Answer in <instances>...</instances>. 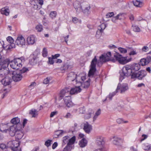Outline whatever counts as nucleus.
Wrapping results in <instances>:
<instances>
[{"instance_id": "f257e3e1", "label": "nucleus", "mask_w": 151, "mask_h": 151, "mask_svg": "<svg viewBox=\"0 0 151 151\" xmlns=\"http://www.w3.org/2000/svg\"><path fill=\"white\" fill-rule=\"evenodd\" d=\"M140 68V66L139 63L125 65L122 69V72H120V81L121 82L126 77L130 76L131 78H137L139 80H142L147 75V72L145 70H141L137 73L136 72Z\"/></svg>"}, {"instance_id": "f03ea898", "label": "nucleus", "mask_w": 151, "mask_h": 151, "mask_svg": "<svg viewBox=\"0 0 151 151\" xmlns=\"http://www.w3.org/2000/svg\"><path fill=\"white\" fill-rule=\"evenodd\" d=\"M97 63L99 65L100 63L102 64V63L100 60V59L98 60L96 56H95L94 58L92 60L90 66V69L88 73L89 77L93 76L94 75L95 73L96 70V65Z\"/></svg>"}, {"instance_id": "7ed1b4c3", "label": "nucleus", "mask_w": 151, "mask_h": 151, "mask_svg": "<svg viewBox=\"0 0 151 151\" xmlns=\"http://www.w3.org/2000/svg\"><path fill=\"white\" fill-rule=\"evenodd\" d=\"M28 70V69L25 68H23L22 69L20 70L19 71L14 72L12 73V78L13 80L15 82H17L20 81L22 78V73L26 72Z\"/></svg>"}, {"instance_id": "20e7f679", "label": "nucleus", "mask_w": 151, "mask_h": 151, "mask_svg": "<svg viewBox=\"0 0 151 151\" xmlns=\"http://www.w3.org/2000/svg\"><path fill=\"white\" fill-rule=\"evenodd\" d=\"M9 64V63H7L6 61L1 63L0 68V78H4L5 75L9 73V71L7 68Z\"/></svg>"}, {"instance_id": "39448f33", "label": "nucleus", "mask_w": 151, "mask_h": 151, "mask_svg": "<svg viewBox=\"0 0 151 151\" xmlns=\"http://www.w3.org/2000/svg\"><path fill=\"white\" fill-rule=\"evenodd\" d=\"M22 58H16L9 62V64L13 69L18 70L22 67Z\"/></svg>"}, {"instance_id": "423d86ee", "label": "nucleus", "mask_w": 151, "mask_h": 151, "mask_svg": "<svg viewBox=\"0 0 151 151\" xmlns=\"http://www.w3.org/2000/svg\"><path fill=\"white\" fill-rule=\"evenodd\" d=\"M8 126H9V127L7 129L4 130V131L6 132H8L11 136H14L16 132L19 130H20L21 129V127H17V125L16 124H10Z\"/></svg>"}, {"instance_id": "0eeeda50", "label": "nucleus", "mask_w": 151, "mask_h": 151, "mask_svg": "<svg viewBox=\"0 0 151 151\" xmlns=\"http://www.w3.org/2000/svg\"><path fill=\"white\" fill-rule=\"evenodd\" d=\"M19 142L16 140L11 141L7 143V144L13 151H21L19 146Z\"/></svg>"}, {"instance_id": "6e6552de", "label": "nucleus", "mask_w": 151, "mask_h": 151, "mask_svg": "<svg viewBox=\"0 0 151 151\" xmlns=\"http://www.w3.org/2000/svg\"><path fill=\"white\" fill-rule=\"evenodd\" d=\"M114 57L119 62L122 64H125L131 60V58L127 59V57H123L118 53H116Z\"/></svg>"}, {"instance_id": "1a4fd4ad", "label": "nucleus", "mask_w": 151, "mask_h": 151, "mask_svg": "<svg viewBox=\"0 0 151 151\" xmlns=\"http://www.w3.org/2000/svg\"><path fill=\"white\" fill-rule=\"evenodd\" d=\"M111 52H108L106 54L102 55L99 57L100 60L101 61L102 63L110 60H111L113 62H114L115 61V60L114 59L111 60Z\"/></svg>"}, {"instance_id": "9d476101", "label": "nucleus", "mask_w": 151, "mask_h": 151, "mask_svg": "<svg viewBox=\"0 0 151 151\" xmlns=\"http://www.w3.org/2000/svg\"><path fill=\"white\" fill-rule=\"evenodd\" d=\"M128 89V86L127 84L123 83L122 84H121L119 83L116 90V92H118V91H119L120 93H123L127 91Z\"/></svg>"}, {"instance_id": "9b49d317", "label": "nucleus", "mask_w": 151, "mask_h": 151, "mask_svg": "<svg viewBox=\"0 0 151 151\" xmlns=\"http://www.w3.org/2000/svg\"><path fill=\"white\" fill-rule=\"evenodd\" d=\"M70 93V89L65 88L62 90L59 95L58 100L60 101L63 99L64 96H69L68 94Z\"/></svg>"}, {"instance_id": "f8f14e48", "label": "nucleus", "mask_w": 151, "mask_h": 151, "mask_svg": "<svg viewBox=\"0 0 151 151\" xmlns=\"http://www.w3.org/2000/svg\"><path fill=\"white\" fill-rule=\"evenodd\" d=\"M15 43L19 46L25 45V40L24 37L21 35L18 36L16 40Z\"/></svg>"}, {"instance_id": "ddd939ff", "label": "nucleus", "mask_w": 151, "mask_h": 151, "mask_svg": "<svg viewBox=\"0 0 151 151\" xmlns=\"http://www.w3.org/2000/svg\"><path fill=\"white\" fill-rule=\"evenodd\" d=\"M63 100L66 106L68 107H72L73 105V103L71 100V96H66Z\"/></svg>"}, {"instance_id": "4468645a", "label": "nucleus", "mask_w": 151, "mask_h": 151, "mask_svg": "<svg viewBox=\"0 0 151 151\" xmlns=\"http://www.w3.org/2000/svg\"><path fill=\"white\" fill-rule=\"evenodd\" d=\"M83 129L84 131L87 133H89L92 129V127L87 122L83 123Z\"/></svg>"}, {"instance_id": "2eb2a0df", "label": "nucleus", "mask_w": 151, "mask_h": 151, "mask_svg": "<svg viewBox=\"0 0 151 151\" xmlns=\"http://www.w3.org/2000/svg\"><path fill=\"white\" fill-rule=\"evenodd\" d=\"M20 119L18 117H15L11 119V122L7 124V125H17V127H21V125L19 123Z\"/></svg>"}, {"instance_id": "dca6fc26", "label": "nucleus", "mask_w": 151, "mask_h": 151, "mask_svg": "<svg viewBox=\"0 0 151 151\" xmlns=\"http://www.w3.org/2000/svg\"><path fill=\"white\" fill-rule=\"evenodd\" d=\"M151 60V57L150 56H148L146 58H142L141 59L140 61V65L142 66L147 65Z\"/></svg>"}, {"instance_id": "f3484780", "label": "nucleus", "mask_w": 151, "mask_h": 151, "mask_svg": "<svg viewBox=\"0 0 151 151\" xmlns=\"http://www.w3.org/2000/svg\"><path fill=\"white\" fill-rule=\"evenodd\" d=\"M73 5L77 12H81L82 7L80 2L76 1L73 3Z\"/></svg>"}, {"instance_id": "a211bd4d", "label": "nucleus", "mask_w": 151, "mask_h": 151, "mask_svg": "<svg viewBox=\"0 0 151 151\" xmlns=\"http://www.w3.org/2000/svg\"><path fill=\"white\" fill-rule=\"evenodd\" d=\"M4 78L0 81L1 82L4 86L9 85L12 81L11 78L7 76Z\"/></svg>"}, {"instance_id": "6ab92c4d", "label": "nucleus", "mask_w": 151, "mask_h": 151, "mask_svg": "<svg viewBox=\"0 0 151 151\" xmlns=\"http://www.w3.org/2000/svg\"><path fill=\"white\" fill-rule=\"evenodd\" d=\"M81 91V88L80 86L76 87L70 90V93L73 95L80 92Z\"/></svg>"}, {"instance_id": "aec40b11", "label": "nucleus", "mask_w": 151, "mask_h": 151, "mask_svg": "<svg viewBox=\"0 0 151 151\" xmlns=\"http://www.w3.org/2000/svg\"><path fill=\"white\" fill-rule=\"evenodd\" d=\"M77 78L76 75L73 72H71L68 75L67 79L70 81H73Z\"/></svg>"}, {"instance_id": "412c9836", "label": "nucleus", "mask_w": 151, "mask_h": 151, "mask_svg": "<svg viewBox=\"0 0 151 151\" xmlns=\"http://www.w3.org/2000/svg\"><path fill=\"white\" fill-rule=\"evenodd\" d=\"M91 6L89 4H87L85 6L84 9H82L81 12L87 15L89 14L91 12L90 10Z\"/></svg>"}, {"instance_id": "4be33fe9", "label": "nucleus", "mask_w": 151, "mask_h": 151, "mask_svg": "<svg viewBox=\"0 0 151 151\" xmlns=\"http://www.w3.org/2000/svg\"><path fill=\"white\" fill-rule=\"evenodd\" d=\"M31 57L32 58L29 60V63L30 64L32 65H34L36 64L38 60V58L37 57L35 56L34 55H31Z\"/></svg>"}, {"instance_id": "5701e85b", "label": "nucleus", "mask_w": 151, "mask_h": 151, "mask_svg": "<svg viewBox=\"0 0 151 151\" xmlns=\"http://www.w3.org/2000/svg\"><path fill=\"white\" fill-rule=\"evenodd\" d=\"M27 42L29 45H33L35 42V37L34 36L32 35L28 36L27 39Z\"/></svg>"}, {"instance_id": "b1692460", "label": "nucleus", "mask_w": 151, "mask_h": 151, "mask_svg": "<svg viewBox=\"0 0 151 151\" xmlns=\"http://www.w3.org/2000/svg\"><path fill=\"white\" fill-rule=\"evenodd\" d=\"M96 143L98 146L102 145L104 144L103 138L101 136L97 137L96 141Z\"/></svg>"}, {"instance_id": "393cba45", "label": "nucleus", "mask_w": 151, "mask_h": 151, "mask_svg": "<svg viewBox=\"0 0 151 151\" xmlns=\"http://www.w3.org/2000/svg\"><path fill=\"white\" fill-rule=\"evenodd\" d=\"M29 114L32 116V117L36 118L38 115V111L35 109H32L30 110Z\"/></svg>"}, {"instance_id": "a878e982", "label": "nucleus", "mask_w": 151, "mask_h": 151, "mask_svg": "<svg viewBox=\"0 0 151 151\" xmlns=\"http://www.w3.org/2000/svg\"><path fill=\"white\" fill-rule=\"evenodd\" d=\"M90 79L89 78L88 80L85 82L81 83V87L83 88L87 89L90 86Z\"/></svg>"}, {"instance_id": "bb28decb", "label": "nucleus", "mask_w": 151, "mask_h": 151, "mask_svg": "<svg viewBox=\"0 0 151 151\" xmlns=\"http://www.w3.org/2000/svg\"><path fill=\"white\" fill-rule=\"evenodd\" d=\"M1 14H4L6 16H8L9 14V10L8 6H6L2 8L1 11Z\"/></svg>"}, {"instance_id": "cd10ccee", "label": "nucleus", "mask_w": 151, "mask_h": 151, "mask_svg": "<svg viewBox=\"0 0 151 151\" xmlns=\"http://www.w3.org/2000/svg\"><path fill=\"white\" fill-rule=\"evenodd\" d=\"M113 139H114L113 141V143L114 145H119L122 142V140L120 138L114 137Z\"/></svg>"}, {"instance_id": "c85d7f7f", "label": "nucleus", "mask_w": 151, "mask_h": 151, "mask_svg": "<svg viewBox=\"0 0 151 151\" xmlns=\"http://www.w3.org/2000/svg\"><path fill=\"white\" fill-rule=\"evenodd\" d=\"M23 135V133L20 130H19L16 132L14 136L16 139H20L22 138Z\"/></svg>"}, {"instance_id": "c756f323", "label": "nucleus", "mask_w": 151, "mask_h": 151, "mask_svg": "<svg viewBox=\"0 0 151 151\" xmlns=\"http://www.w3.org/2000/svg\"><path fill=\"white\" fill-rule=\"evenodd\" d=\"M87 142L86 139L84 138H83L79 142V145L80 146L82 147H85L87 144Z\"/></svg>"}, {"instance_id": "7c9ffc66", "label": "nucleus", "mask_w": 151, "mask_h": 151, "mask_svg": "<svg viewBox=\"0 0 151 151\" xmlns=\"http://www.w3.org/2000/svg\"><path fill=\"white\" fill-rule=\"evenodd\" d=\"M133 2L134 5L137 7H141L143 6V2L140 1L134 0Z\"/></svg>"}, {"instance_id": "2f4dec72", "label": "nucleus", "mask_w": 151, "mask_h": 151, "mask_svg": "<svg viewBox=\"0 0 151 151\" xmlns=\"http://www.w3.org/2000/svg\"><path fill=\"white\" fill-rule=\"evenodd\" d=\"M76 139V137L75 136H73L70 138H69V141L67 144L72 146L74 144Z\"/></svg>"}, {"instance_id": "473e14b6", "label": "nucleus", "mask_w": 151, "mask_h": 151, "mask_svg": "<svg viewBox=\"0 0 151 151\" xmlns=\"http://www.w3.org/2000/svg\"><path fill=\"white\" fill-rule=\"evenodd\" d=\"M123 14L124 13H119L115 17H113L112 19V20H113L114 19H115V20H121L122 19L123 17Z\"/></svg>"}, {"instance_id": "72a5a7b5", "label": "nucleus", "mask_w": 151, "mask_h": 151, "mask_svg": "<svg viewBox=\"0 0 151 151\" xmlns=\"http://www.w3.org/2000/svg\"><path fill=\"white\" fill-rule=\"evenodd\" d=\"M15 47V45L14 43H12L7 45L4 47V49L6 50H10L12 48H14Z\"/></svg>"}, {"instance_id": "f704fd0d", "label": "nucleus", "mask_w": 151, "mask_h": 151, "mask_svg": "<svg viewBox=\"0 0 151 151\" xmlns=\"http://www.w3.org/2000/svg\"><path fill=\"white\" fill-rule=\"evenodd\" d=\"M69 137L68 136H65L63 137V143H62L63 145H65L66 143L67 144L69 141Z\"/></svg>"}, {"instance_id": "c9c22d12", "label": "nucleus", "mask_w": 151, "mask_h": 151, "mask_svg": "<svg viewBox=\"0 0 151 151\" xmlns=\"http://www.w3.org/2000/svg\"><path fill=\"white\" fill-rule=\"evenodd\" d=\"M117 93V92H116V90L115 91L110 93L108 96L104 100V101H105L108 98L109 100H112V97L115 95Z\"/></svg>"}, {"instance_id": "e433bc0d", "label": "nucleus", "mask_w": 151, "mask_h": 151, "mask_svg": "<svg viewBox=\"0 0 151 151\" xmlns=\"http://www.w3.org/2000/svg\"><path fill=\"white\" fill-rule=\"evenodd\" d=\"M35 28L37 32H41L43 29V26L41 24H38L35 27Z\"/></svg>"}, {"instance_id": "4c0bfd02", "label": "nucleus", "mask_w": 151, "mask_h": 151, "mask_svg": "<svg viewBox=\"0 0 151 151\" xmlns=\"http://www.w3.org/2000/svg\"><path fill=\"white\" fill-rule=\"evenodd\" d=\"M73 147L72 145L67 144V145L64 149V150H65L66 151H70Z\"/></svg>"}, {"instance_id": "58836bf2", "label": "nucleus", "mask_w": 151, "mask_h": 151, "mask_svg": "<svg viewBox=\"0 0 151 151\" xmlns=\"http://www.w3.org/2000/svg\"><path fill=\"white\" fill-rule=\"evenodd\" d=\"M72 21L75 24H76L77 23H81V20L78 19L77 17H72Z\"/></svg>"}, {"instance_id": "ea45409f", "label": "nucleus", "mask_w": 151, "mask_h": 151, "mask_svg": "<svg viewBox=\"0 0 151 151\" xmlns=\"http://www.w3.org/2000/svg\"><path fill=\"white\" fill-rule=\"evenodd\" d=\"M57 16V12L56 11H52L50 12V16L52 19L55 18Z\"/></svg>"}, {"instance_id": "a19ab883", "label": "nucleus", "mask_w": 151, "mask_h": 151, "mask_svg": "<svg viewBox=\"0 0 151 151\" xmlns=\"http://www.w3.org/2000/svg\"><path fill=\"white\" fill-rule=\"evenodd\" d=\"M8 148V146L4 144L1 143L0 144V148L3 150Z\"/></svg>"}, {"instance_id": "79ce46f5", "label": "nucleus", "mask_w": 151, "mask_h": 151, "mask_svg": "<svg viewBox=\"0 0 151 151\" xmlns=\"http://www.w3.org/2000/svg\"><path fill=\"white\" fill-rule=\"evenodd\" d=\"M47 49L46 48H44L43 49L42 52V56L44 57H46L47 56Z\"/></svg>"}, {"instance_id": "37998d69", "label": "nucleus", "mask_w": 151, "mask_h": 151, "mask_svg": "<svg viewBox=\"0 0 151 151\" xmlns=\"http://www.w3.org/2000/svg\"><path fill=\"white\" fill-rule=\"evenodd\" d=\"M7 40L10 43V44H12V43H14V40L11 37L9 36L6 38Z\"/></svg>"}, {"instance_id": "c03bdc74", "label": "nucleus", "mask_w": 151, "mask_h": 151, "mask_svg": "<svg viewBox=\"0 0 151 151\" xmlns=\"http://www.w3.org/2000/svg\"><path fill=\"white\" fill-rule=\"evenodd\" d=\"M68 68V65L65 64L61 68V70H62V73L64 72L65 70H66Z\"/></svg>"}, {"instance_id": "a18cd8bd", "label": "nucleus", "mask_w": 151, "mask_h": 151, "mask_svg": "<svg viewBox=\"0 0 151 151\" xmlns=\"http://www.w3.org/2000/svg\"><path fill=\"white\" fill-rule=\"evenodd\" d=\"M4 42L2 41H0V52L2 51L4 48V49L5 47H4Z\"/></svg>"}, {"instance_id": "49530a36", "label": "nucleus", "mask_w": 151, "mask_h": 151, "mask_svg": "<svg viewBox=\"0 0 151 151\" xmlns=\"http://www.w3.org/2000/svg\"><path fill=\"white\" fill-rule=\"evenodd\" d=\"M73 116V115L71 113L68 112L65 116L64 117L66 118H72Z\"/></svg>"}, {"instance_id": "de8ad7c7", "label": "nucleus", "mask_w": 151, "mask_h": 151, "mask_svg": "<svg viewBox=\"0 0 151 151\" xmlns=\"http://www.w3.org/2000/svg\"><path fill=\"white\" fill-rule=\"evenodd\" d=\"M118 49L119 50L120 52H121V53H124L127 52V50L124 48L122 47H119L118 48Z\"/></svg>"}, {"instance_id": "09e8293b", "label": "nucleus", "mask_w": 151, "mask_h": 151, "mask_svg": "<svg viewBox=\"0 0 151 151\" xmlns=\"http://www.w3.org/2000/svg\"><path fill=\"white\" fill-rule=\"evenodd\" d=\"M133 30L136 32H139L140 31V28L137 26H135L133 27Z\"/></svg>"}, {"instance_id": "8fccbe9b", "label": "nucleus", "mask_w": 151, "mask_h": 151, "mask_svg": "<svg viewBox=\"0 0 151 151\" xmlns=\"http://www.w3.org/2000/svg\"><path fill=\"white\" fill-rule=\"evenodd\" d=\"M103 32V30H101L100 29V28H98L97 31L96 32V36L97 37L98 35H101Z\"/></svg>"}, {"instance_id": "3c124183", "label": "nucleus", "mask_w": 151, "mask_h": 151, "mask_svg": "<svg viewBox=\"0 0 151 151\" xmlns=\"http://www.w3.org/2000/svg\"><path fill=\"white\" fill-rule=\"evenodd\" d=\"M52 141V140L48 139L46 141L45 143V145L48 147L50 146L51 144V142Z\"/></svg>"}, {"instance_id": "603ef678", "label": "nucleus", "mask_w": 151, "mask_h": 151, "mask_svg": "<svg viewBox=\"0 0 151 151\" xmlns=\"http://www.w3.org/2000/svg\"><path fill=\"white\" fill-rule=\"evenodd\" d=\"M63 132V131L62 130H58L55 132V134L57 135L58 136L60 135H61Z\"/></svg>"}, {"instance_id": "864d4df0", "label": "nucleus", "mask_w": 151, "mask_h": 151, "mask_svg": "<svg viewBox=\"0 0 151 151\" xmlns=\"http://www.w3.org/2000/svg\"><path fill=\"white\" fill-rule=\"evenodd\" d=\"M53 58H52L49 57L48 58V62L50 64H53L55 63V60H53Z\"/></svg>"}, {"instance_id": "5fc2aeb1", "label": "nucleus", "mask_w": 151, "mask_h": 151, "mask_svg": "<svg viewBox=\"0 0 151 151\" xmlns=\"http://www.w3.org/2000/svg\"><path fill=\"white\" fill-rule=\"evenodd\" d=\"M106 27V25L105 24L103 23L100 25V29L101 30H103V31L104 30L105 28Z\"/></svg>"}, {"instance_id": "6e6d98bb", "label": "nucleus", "mask_w": 151, "mask_h": 151, "mask_svg": "<svg viewBox=\"0 0 151 151\" xmlns=\"http://www.w3.org/2000/svg\"><path fill=\"white\" fill-rule=\"evenodd\" d=\"M85 111L84 107H81L79 108V112L81 114H83Z\"/></svg>"}, {"instance_id": "4d7b16f0", "label": "nucleus", "mask_w": 151, "mask_h": 151, "mask_svg": "<svg viewBox=\"0 0 151 151\" xmlns=\"http://www.w3.org/2000/svg\"><path fill=\"white\" fill-rule=\"evenodd\" d=\"M35 1L38 3L40 5H42L43 4V0H35Z\"/></svg>"}, {"instance_id": "13d9d810", "label": "nucleus", "mask_w": 151, "mask_h": 151, "mask_svg": "<svg viewBox=\"0 0 151 151\" xmlns=\"http://www.w3.org/2000/svg\"><path fill=\"white\" fill-rule=\"evenodd\" d=\"M58 113L57 111H54L51 112L50 114V117H53L54 116L57 114Z\"/></svg>"}, {"instance_id": "bf43d9fd", "label": "nucleus", "mask_w": 151, "mask_h": 151, "mask_svg": "<svg viewBox=\"0 0 151 151\" xmlns=\"http://www.w3.org/2000/svg\"><path fill=\"white\" fill-rule=\"evenodd\" d=\"M149 50L148 47L146 46H145L143 47L142 50L143 52H147Z\"/></svg>"}, {"instance_id": "052dcab7", "label": "nucleus", "mask_w": 151, "mask_h": 151, "mask_svg": "<svg viewBox=\"0 0 151 151\" xmlns=\"http://www.w3.org/2000/svg\"><path fill=\"white\" fill-rule=\"evenodd\" d=\"M49 82V78H47L45 79L43 81V83L45 84H47Z\"/></svg>"}, {"instance_id": "680f3d73", "label": "nucleus", "mask_w": 151, "mask_h": 151, "mask_svg": "<svg viewBox=\"0 0 151 151\" xmlns=\"http://www.w3.org/2000/svg\"><path fill=\"white\" fill-rule=\"evenodd\" d=\"M114 15V13L113 12H111L108 13L106 15V16L107 17H111L113 16Z\"/></svg>"}, {"instance_id": "e2e57ef3", "label": "nucleus", "mask_w": 151, "mask_h": 151, "mask_svg": "<svg viewBox=\"0 0 151 151\" xmlns=\"http://www.w3.org/2000/svg\"><path fill=\"white\" fill-rule=\"evenodd\" d=\"M117 122L119 124H121L123 123V121L122 119H119L116 120Z\"/></svg>"}, {"instance_id": "0e129e2a", "label": "nucleus", "mask_w": 151, "mask_h": 151, "mask_svg": "<svg viewBox=\"0 0 151 151\" xmlns=\"http://www.w3.org/2000/svg\"><path fill=\"white\" fill-rule=\"evenodd\" d=\"M101 113V110L100 109H99L96 112L95 115L98 116Z\"/></svg>"}, {"instance_id": "69168bd1", "label": "nucleus", "mask_w": 151, "mask_h": 151, "mask_svg": "<svg viewBox=\"0 0 151 151\" xmlns=\"http://www.w3.org/2000/svg\"><path fill=\"white\" fill-rule=\"evenodd\" d=\"M58 146V143L57 142H55L52 146V148L55 149Z\"/></svg>"}, {"instance_id": "338daca9", "label": "nucleus", "mask_w": 151, "mask_h": 151, "mask_svg": "<svg viewBox=\"0 0 151 151\" xmlns=\"http://www.w3.org/2000/svg\"><path fill=\"white\" fill-rule=\"evenodd\" d=\"M60 56V55L59 54H56L54 55H52V57L53 59H56L58 57Z\"/></svg>"}, {"instance_id": "774afa93", "label": "nucleus", "mask_w": 151, "mask_h": 151, "mask_svg": "<svg viewBox=\"0 0 151 151\" xmlns=\"http://www.w3.org/2000/svg\"><path fill=\"white\" fill-rule=\"evenodd\" d=\"M143 148L145 150H148L149 149L150 147L149 145H145Z\"/></svg>"}]
</instances>
